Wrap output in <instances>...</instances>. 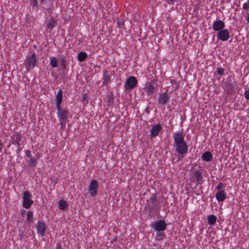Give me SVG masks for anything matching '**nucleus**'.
<instances>
[{
  "label": "nucleus",
  "instance_id": "obj_35",
  "mask_svg": "<svg viewBox=\"0 0 249 249\" xmlns=\"http://www.w3.org/2000/svg\"><path fill=\"white\" fill-rule=\"evenodd\" d=\"M25 155L27 157L29 158H31L32 157L31 152L29 150H26L25 151Z\"/></svg>",
  "mask_w": 249,
  "mask_h": 249
},
{
  "label": "nucleus",
  "instance_id": "obj_18",
  "mask_svg": "<svg viewBox=\"0 0 249 249\" xmlns=\"http://www.w3.org/2000/svg\"><path fill=\"white\" fill-rule=\"evenodd\" d=\"M57 20L54 18H51L50 21L47 23L46 27L48 30L52 31L54 27L55 26Z\"/></svg>",
  "mask_w": 249,
  "mask_h": 249
},
{
  "label": "nucleus",
  "instance_id": "obj_8",
  "mask_svg": "<svg viewBox=\"0 0 249 249\" xmlns=\"http://www.w3.org/2000/svg\"><path fill=\"white\" fill-rule=\"evenodd\" d=\"M162 129V126L160 124L153 125L150 129V138H152L158 136L160 132L161 131Z\"/></svg>",
  "mask_w": 249,
  "mask_h": 249
},
{
  "label": "nucleus",
  "instance_id": "obj_27",
  "mask_svg": "<svg viewBox=\"0 0 249 249\" xmlns=\"http://www.w3.org/2000/svg\"><path fill=\"white\" fill-rule=\"evenodd\" d=\"M61 65L62 67V68L64 70L66 69V60L65 59V57L64 56H62L61 57Z\"/></svg>",
  "mask_w": 249,
  "mask_h": 249
},
{
  "label": "nucleus",
  "instance_id": "obj_33",
  "mask_svg": "<svg viewBox=\"0 0 249 249\" xmlns=\"http://www.w3.org/2000/svg\"><path fill=\"white\" fill-rule=\"evenodd\" d=\"M224 186V184L222 182L219 183L218 185L216 186V189L219 191H221V190L223 188Z\"/></svg>",
  "mask_w": 249,
  "mask_h": 249
},
{
  "label": "nucleus",
  "instance_id": "obj_30",
  "mask_svg": "<svg viewBox=\"0 0 249 249\" xmlns=\"http://www.w3.org/2000/svg\"><path fill=\"white\" fill-rule=\"evenodd\" d=\"M217 72L219 75L222 76L224 74V69L223 68H218L217 69Z\"/></svg>",
  "mask_w": 249,
  "mask_h": 249
},
{
  "label": "nucleus",
  "instance_id": "obj_3",
  "mask_svg": "<svg viewBox=\"0 0 249 249\" xmlns=\"http://www.w3.org/2000/svg\"><path fill=\"white\" fill-rule=\"evenodd\" d=\"M32 195L28 191H26L23 193L22 197V206L25 209H29L34 203V201L32 199Z\"/></svg>",
  "mask_w": 249,
  "mask_h": 249
},
{
  "label": "nucleus",
  "instance_id": "obj_25",
  "mask_svg": "<svg viewBox=\"0 0 249 249\" xmlns=\"http://www.w3.org/2000/svg\"><path fill=\"white\" fill-rule=\"evenodd\" d=\"M58 61L56 57H53L50 60V65L53 68H56L57 67Z\"/></svg>",
  "mask_w": 249,
  "mask_h": 249
},
{
  "label": "nucleus",
  "instance_id": "obj_29",
  "mask_svg": "<svg viewBox=\"0 0 249 249\" xmlns=\"http://www.w3.org/2000/svg\"><path fill=\"white\" fill-rule=\"evenodd\" d=\"M164 234L162 232H159L157 234V239L158 240L160 241L162 240L164 237Z\"/></svg>",
  "mask_w": 249,
  "mask_h": 249
},
{
  "label": "nucleus",
  "instance_id": "obj_19",
  "mask_svg": "<svg viewBox=\"0 0 249 249\" xmlns=\"http://www.w3.org/2000/svg\"><path fill=\"white\" fill-rule=\"evenodd\" d=\"M103 79V84L104 85H107L110 82V76L107 73V71H106L104 72Z\"/></svg>",
  "mask_w": 249,
  "mask_h": 249
},
{
  "label": "nucleus",
  "instance_id": "obj_41",
  "mask_svg": "<svg viewBox=\"0 0 249 249\" xmlns=\"http://www.w3.org/2000/svg\"><path fill=\"white\" fill-rule=\"evenodd\" d=\"M40 0V2L41 3H43L46 0Z\"/></svg>",
  "mask_w": 249,
  "mask_h": 249
},
{
  "label": "nucleus",
  "instance_id": "obj_26",
  "mask_svg": "<svg viewBox=\"0 0 249 249\" xmlns=\"http://www.w3.org/2000/svg\"><path fill=\"white\" fill-rule=\"evenodd\" d=\"M15 140L14 142L15 143H18L20 142L21 139V135L20 133H17L15 135Z\"/></svg>",
  "mask_w": 249,
  "mask_h": 249
},
{
  "label": "nucleus",
  "instance_id": "obj_15",
  "mask_svg": "<svg viewBox=\"0 0 249 249\" xmlns=\"http://www.w3.org/2000/svg\"><path fill=\"white\" fill-rule=\"evenodd\" d=\"M215 197L218 202H223L226 198V193L224 190L219 191L216 194Z\"/></svg>",
  "mask_w": 249,
  "mask_h": 249
},
{
  "label": "nucleus",
  "instance_id": "obj_13",
  "mask_svg": "<svg viewBox=\"0 0 249 249\" xmlns=\"http://www.w3.org/2000/svg\"><path fill=\"white\" fill-rule=\"evenodd\" d=\"M194 179L195 180L197 185L202 184V180L203 177L202 176V173L200 170H196L193 173Z\"/></svg>",
  "mask_w": 249,
  "mask_h": 249
},
{
  "label": "nucleus",
  "instance_id": "obj_16",
  "mask_svg": "<svg viewBox=\"0 0 249 249\" xmlns=\"http://www.w3.org/2000/svg\"><path fill=\"white\" fill-rule=\"evenodd\" d=\"M63 91L61 89H60L57 93L56 95V107H59L60 105L62 102L63 97Z\"/></svg>",
  "mask_w": 249,
  "mask_h": 249
},
{
  "label": "nucleus",
  "instance_id": "obj_4",
  "mask_svg": "<svg viewBox=\"0 0 249 249\" xmlns=\"http://www.w3.org/2000/svg\"><path fill=\"white\" fill-rule=\"evenodd\" d=\"M137 84V78L133 76H130L126 79L124 84V87L126 89L131 90L134 88Z\"/></svg>",
  "mask_w": 249,
  "mask_h": 249
},
{
  "label": "nucleus",
  "instance_id": "obj_7",
  "mask_svg": "<svg viewBox=\"0 0 249 249\" xmlns=\"http://www.w3.org/2000/svg\"><path fill=\"white\" fill-rule=\"evenodd\" d=\"M25 63L28 67V68L33 69L35 66L36 63V55L35 54H32L27 57Z\"/></svg>",
  "mask_w": 249,
  "mask_h": 249
},
{
  "label": "nucleus",
  "instance_id": "obj_21",
  "mask_svg": "<svg viewBox=\"0 0 249 249\" xmlns=\"http://www.w3.org/2000/svg\"><path fill=\"white\" fill-rule=\"evenodd\" d=\"M150 200L151 202L152 208H153L158 205L157 196L155 194H152L150 196Z\"/></svg>",
  "mask_w": 249,
  "mask_h": 249
},
{
  "label": "nucleus",
  "instance_id": "obj_9",
  "mask_svg": "<svg viewBox=\"0 0 249 249\" xmlns=\"http://www.w3.org/2000/svg\"><path fill=\"white\" fill-rule=\"evenodd\" d=\"M230 36V32L227 29H223L217 34V38L222 41H227Z\"/></svg>",
  "mask_w": 249,
  "mask_h": 249
},
{
  "label": "nucleus",
  "instance_id": "obj_38",
  "mask_svg": "<svg viewBox=\"0 0 249 249\" xmlns=\"http://www.w3.org/2000/svg\"><path fill=\"white\" fill-rule=\"evenodd\" d=\"M247 20L248 23H249V14L247 15Z\"/></svg>",
  "mask_w": 249,
  "mask_h": 249
},
{
  "label": "nucleus",
  "instance_id": "obj_2",
  "mask_svg": "<svg viewBox=\"0 0 249 249\" xmlns=\"http://www.w3.org/2000/svg\"><path fill=\"white\" fill-rule=\"evenodd\" d=\"M57 111V117L58 118L60 122V124L62 128L65 127L67 119L69 115V111L60 107H56Z\"/></svg>",
  "mask_w": 249,
  "mask_h": 249
},
{
  "label": "nucleus",
  "instance_id": "obj_39",
  "mask_svg": "<svg viewBox=\"0 0 249 249\" xmlns=\"http://www.w3.org/2000/svg\"><path fill=\"white\" fill-rule=\"evenodd\" d=\"M20 149L19 148L17 150L16 153L17 154H18L20 153Z\"/></svg>",
  "mask_w": 249,
  "mask_h": 249
},
{
  "label": "nucleus",
  "instance_id": "obj_28",
  "mask_svg": "<svg viewBox=\"0 0 249 249\" xmlns=\"http://www.w3.org/2000/svg\"><path fill=\"white\" fill-rule=\"evenodd\" d=\"M29 166L35 167L36 165V158H31L29 161Z\"/></svg>",
  "mask_w": 249,
  "mask_h": 249
},
{
  "label": "nucleus",
  "instance_id": "obj_37",
  "mask_svg": "<svg viewBox=\"0 0 249 249\" xmlns=\"http://www.w3.org/2000/svg\"><path fill=\"white\" fill-rule=\"evenodd\" d=\"M47 10L49 13H51L52 11V9L51 7H49V8H47Z\"/></svg>",
  "mask_w": 249,
  "mask_h": 249
},
{
  "label": "nucleus",
  "instance_id": "obj_12",
  "mask_svg": "<svg viewBox=\"0 0 249 249\" xmlns=\"http://www.w3.org/2000/svg\"><path fill=\"white\" fill-rule=\"evenodd\" d=\"M37 232L40 235L43 236L45 235V232L46 230V226L45 223L43 221H38L36 225Z\"/></svg>",
  "mask_w": 249,
  "mask_h": 249
},
{
  "label": "nucleus",
  "instance_id": "obj_23",
  "mask_svg": "<svg viewBox=\"0 0 249 249\" xmlns=\"http://www.w3.org/2000/svg\"><path fill=\"white\" fill-rule=\"evenodd\" d=\"M87 58V54L85 52H80L77 55V59L80 62L84 61Z\"/></svg>",
  "mask_w": 249,
  "mask_h": 249
},
{
  "label": "nucleus",
  "instance_id": "obj_14",
  "mask_svg": "<svg viewBox=\"0 0 249 249\" xmlns=\"http://www.w3.org/2000/svg\"><path fill=\"white\" fill-rule=\"evenodd\" d=\"M147 94L149 95H151L154 93L155 86L152 82H149L146 84L145 88H144Z\"/></svg>",
  "mask_w": 249,
  "mask_h": 249
},
{
  "label": "nucleus",
  "instance_id": "obj_1",
  "mask_svg": "<svg viewBox=\"0 0 249 249\" xmlns=\"http://www.w3.org/2000/svg\"><path fill=\"white\" fill-rule=\"evenodd\" d=\"M174 147L177 153L184 156L187 153L188 145L182 133L177 132L174 136Z\"/></svg>",
  "mask_w": 249,
  "mask_h": 249
},
{
  "label": "nucleus",
  "instance_id": "obj_17",
  "mask_svg": "<svg viewBox=\"0 0 249 249\" xmlns=\"http://www.w3.org/2000/svg\"><path fill=\"white\" fill-rule=\"evenodd\" d=\"M202 159L205 161H210L213 160V156L209 151L205 152L202 155Z\"/></svg>",
  "mask_w": 249,
  "mask_h": 249
},
{
  "label": "nucleus",
  "instance_id": "obj_22",
  "mask_svg": "<svg viewBox=\"0 0 249 249\" xmlns=\"http://www.w3.org/2000/svg\"><path fill=\"white\" fill-rule=\"evenodd\" d=\"M216 217L213 214H211L208 216V223L210 225H213L216 221Z\"/></svg>",
  "mask_w": 249,
  "mask_h": 249
},
{
  "label": "nucleus",
  "instance_id": "obj_10",
  "mask_svg": "<svg viewBox=\"0 0 249 249\" xmlns=\"http://www.w3.org/2000/svg\"><path fill=\"white\" fill-rule=\"evenodd\" d=\"M169 100L170 96L166 92L161 93L158 98L159 104L160 105H165Z\"/></svg>",
  "mask_w": 249,
  "mask_h": 249
},
{
  "label": "nucleus",
  "instance_id": "obj_34",
  "mask_svg": "<svg viewBox=\"0 0 249 249\" xmlns=\"http://www.w3.org/2000/svg\"><path fill=\"white\" fill-rule=\"evenodd\" d=\"M249 8V2H245L243 6V9L244 10H247Z\"/></svg>",
  "mask_w": 249,
  "mask_h": 249
},
{
  "label": "nucleus",
  "instance_id": "obj_5",
  "mask_svg": "<svg viewBox=\"0 0 249 249\" xmlns=\"http://www.w3.org/2000/svg\"><path fill=\"white\" fill-rule=\"evenodd\" d=\"M99 187L97 180H92L89 184V192L91 196H95L97 194V190Z\"/></svg>",
  "mask_w": 249,
  "mask_h": 249
},
{
  "label": "nucleus",
  "instance_id": "obj_20",
  "mask_svg": "<svg viewBox=\"0 0 249 249\" xmlns=\"http://www.w3.org/2000/svg\"><path fill=\"white\" fill-rule=\"evenodd\" d=\"M33 212L31 211H29L27 213L26 222L28 224H30L33 222Z\"/></svg>",
  "mask_w": 249,
  "mask_h": 249
},
{
  "label": "nucleus",
  "instance_id": "obj_40",
  "mask_svg": "<svg viewBox=\"0 0 249 249\" xmlns=\"http://www.w3.org/2000/svg\"><path fill=\"white\" fill-rule=\"evenodd\" d=\"M18 147L20 146V142H18V143H15Z\"/></svg>",
  "mask_w": 249,
  "mask_h": 249
},
{
  "label": "nucleus",
  "instance_id": "obj_6",
  "mask_svg": "<svg viewBox=\"0 0 249 249\" xmlns=\"http://www.w3.org/2000/svg\"><path fill=\"white\" fill-rule=\"evenodd\" d=\"M166 226L167 225L164 220L161 219L153 224L152 226V228L155 231L160 232L166 230Z\"/></svg>",
  "mask_w": 249,
  "mask_h": 249
},
{
  "label": "nucleus",
  "instance_id": "obj_24",
  "mask_svg": "<svg viewBox=\"0 0 249 249\" xmlns=\"http://www.w3.org/2000/svg\"><path fill=\"white\" fill-rule=\"evenodd\" d=\"M68 207V204L64 200H60L59 202V208L61 210L65 211Z\"/></svg>",
  "mask_w": 249,
  "mask_h": 249
},
{
  "label": "nucleus",
  "instance_id": "obj_32",
  "mask_svg": "<svg viewBox=\"0 0 249 249\" xmlns=\"http://www.w3.org/2000/svg\"><path fill=\"white\" fill-rule=\"evenodd\" d=\"M244 95L247 100H249V88L245 90Z\"/></svg>",
  "mask_w": 249,
  "mask_h": 249
},
{
  "label": "nucleus",
  "instance_id": "obj_31",
  "mask_svg": "<svg viewBox=\"0 0 249 249\" xmlns=\"http://www.w3.org/2000/svg\"><path fill=\"white\" fill-rule=\"evenodd\" d=\"M30 4H31V5H32L33 7H37V0H31Z\"/></svg>",
  "mask_w": 249,
  "mask_h": 249
},
{
  "label": "nucleus",
  "instance_id": "obj_11",
  "mask_svg": "<svg viewBox=\"0 0 249 249\" xmlns=\"http://www.w3.org/2000/svg\"><path fill=\"white\" fill-rule=\"evenodd\" d=\"M225 23L221 20H216L213 22V29L214 31H218L222 30L225 27Z\"/></svg>",
  "mask_w": 249,
  "mask_h": 249
},
{
  "label": "nucleus",
  "instance_id": "obj_36",
  "mask_svg": "<svg viewBox=\"0 0 249 249\" xmlns=\"http://www.w3.org/2000/svg\"><path fill=\"white\" fill-rule=\"evenodd\" d=\"M26 213V211L23 210L21 212V215L23 216Z\"/></svg>",
  "mask_w": 249,
  "mask_h": 249
}]
</instances>
